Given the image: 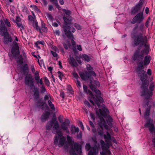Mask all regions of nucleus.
<instances>
[{
	"label": "nucleus",
	"mask_w": 155,
	"mask_h": 155,
	"mask_svg": "<svg viewBox=\"0 0 155 155\" xmlns=\"http://www.w3.org/2000/svg\"><path fill=\"white\" fill-rule=\"evenodd\" d=\"M138 26V25H135L131 33V37L134 40L133 43L135 46H143L144 48L140 51V47L138 46L134 54L133 58L135 61H136L138 66H143L144 62L142 60L144 55L148 54L149 52V46L147 44V39L146 36L143 35V34L141 32L139 33L138 34H136L137 32V29Z\"/></svg>",
	"instance_id": "obj_1"
},
{
	"label": "nucleus",
	"mask_w": 155,
	"mask_h": 155,
	"mask_svg": "<svg viewBox=\"0 0 155 155\" xmlns=\"http://www.w3.org/2000/svg\"><path fill=\"white\" fill-rule=\"evenodd\" d=\"M89 87L94 92L96 95H94L90 90H87V87L84 84L83 85L84 91L87 93H89L91 97V99L89 100L90 102L94 105L95 104L97 105L98 107H100L101 104L103 102V98L101 96V93L100 91L97 89V87L100 86V84L99 81L92 80L90 81Z\"/></svg>",
	"instance_id": "obj_2"
},
{
	"label": "nucleus",
	"mask_w": 155,
	"mask_h": 155,
	"mask_svg": "<svg viewBox=\"0 0 155 155\" xmlns=\"http://www.w3.org/2000/svg\"><path fill=\"white\" fill-rule=\"evenodd\" d=\"M147 78L148 77H146L144 79L141 81L142 83L140 86L141 91H140V96L143 97L144 99L150 100L151 99L153 95V91L154 90L155 83L154 82H152L150 83L149 90L148 86L149 82Z\"/></svg>",
	"instance_id": "obj_3"
},
{
	"label": "nucleus",
	"mask_w": 155,
	"mask_h": 155,
	"mask_svg": "<svg viewBox=\"0 0 155 155\" xmlns=\"http://www.w3.org/2000/svg\"><path fill=\"white\" fill-rule=\"evenodd\" d=\"M64 22V25H63L62 28L65 35L68 38H73L72 33L75 31V29L72 26L68 25L70 24L72 20V17L71 16H64L63 17Z\"/></svg>",
	"instance_id": "obj_4"
},
{
	"label": "nucleus",
	"mask_w": 155,
	"mask_h": 155,
	"mask_svg": "<svg viewBox=\"0 0 155 155\" xmlns=\"http://www.w3.org/2000/svg\"><path fill=\"white\" fill-rule=\"evenodd\" d=\"M25 83L26 85L29 87L30 89L32 91L35 99L38 100L39 97V89L38 87L35 85L31 74H29L26 76L25 79Z\"/></svg>",
	"instance_id": "obj_5"
},
{
	"label": "nucleus",
	"mask_w": 155,
	"mask_h": 155,
	"mask_svg": "<svg viewBox=\"0 0 155 155\" xmlns=\"http://www.w3.org/2000/svg\"><path fill=\"white\" fill-rule=\"evenodd\" d=\"M57 135L54 137V143L56 146H58L59 147H61L64 146V148L67 150L68 148L67 144L64 145L66 141L65 137L63 136V134L60 130H56Z\"/></svg>",
	"instance_id": "obj_6"
},
{
	"label": "nucleus",
	"mask_w": 155,
	"mask_h": 155,
	"mask_svg": "<svg viewBox=\"0 0 155 155\" xmlns=\"http://www.w3.org/2000/svg\"><path fill=\"white\" fill-rule=\"evenodd\" d=\"M86 69L87 71L84 72H82L79 74L81 78L84 81L89 79L91 81L93 79L92 76H96L95 73L93 71V68L90 64H87L86 66Z\"/></svg>",
	"instance_id": "obj_7"
},
{
	"label": "nucleus",
	"mask_w": 155,
	"mask_h": 155,
	"mask_svg": "<svg viewBox=\"0 0 155 155\" xmlns=\"http://www.w3.org/2000/svg\"><path fill=\"white\" fill-rule=\"evenodd\" d=\"M0 34L4 36L3 42L5 44H8L9 42H11L12 41V37L9 35L7 28L2 20L0 21Z\"/></svg>",
	"instance_id": "obj_8"
},
{
	"label": "nucleus",
	"mask_w": 155,
	"mask_h": 155,
	"mask_svg": "<svg viewBox=\"0 0 155 155\" xmlns=\"http://www.w3.org/2000/svg\"><path fill=\"white\" fill-rule=\"evenodd\" d=\"M99 113L100 115L103 117L107 118L106 119V121L109 126V127L111 128L113 127V119L110 115H107V114L109 112L108 110L106 108L104 105L103 107L101 109H99Z\"/></svg>",
	"instance_id": "obj_9"
},
{
	"label": "nucleus",
	"mask_w": 155,
	"mask_h": 155,
	"mask_svg": "<svg viewBox=\"0 0 155 155\" xmlns=\"http://www.w3.org/2000/svg\"><path fill=\"white\" fill-rule=\"evenodd\" d=\"M143 68V66H140L138 65L136 70V72L138 75V77L140 78L141 81H143L146 77H148L146 72L142 70Z\"/></svg>",
	"instance_id": "obj_10"
},
{
	"label": "nucleus",
	"mask_w": 155,
	"mask_h": 155,
	"mask_svg": "<svg viewBox=\"0 0 155 155\" xmlns=\"http://www.w3.org/2000/svg\"><path fill=\"white\" fill-rule=\"evenodd\" d=\"M76 151L78 153H81V147L78 143L75 142L74 144V147H72L69 151L70 155H77L75 152Z\"/></svg>",
	"instance_id": "obj_11"
},
{
	"label": "nucleus",
	"mask_w": 155,
	"mask_h": 155,
	"mask_svg": "<svg viewBox=\"0 0 155 155\" xmlns=\"http://www.w3.org/2000/svg\"><path fill=\"white\" fill-rule=\"evenodd\" d=\"M144 19L143 12H140L137 14L133 18L131 23L132 24H134L136 23H140L143 21Z\"/></svg>",
	"instance_id": "obj_12"
},
{
	"label": "nucleus",
	"mask_w": 155,
	"mask_h": 155,
	"mask_svg": "<svg viewBox=\"0 0 155 155\" xmlns=\"http://www.w3.org/2000/svg\"><path fill=\"white\" fill-rule=\"evenodd\" d=\"M11 52L15 57H16L19 54L20 52L19 46L17 43H13V45L12 48Z\"/></svg>",
	"instance_id": "obj_13"
},
{
	"label": "nucleus",
	"mask_w": 155,
	"mask_h": 155,
	"mask_svg": "<svg viewBox=\"0 0 155 155\" xmlns=\"http://www.w3.org/2000/svg\"><path fill=\"white\" fill-rule=\"evenodd\" d=\"M35 79L36 81V84L38 86H40V84L41 86L44 84L42 79L40 78L39 72L38 71H36L35 73Z\"/></svg>",
	"instance_id": "obj_14"
},
{
	"label": "nucleus",
	"mask_w": 155,
	"mask_h": 155,
	"mask_svg": "<svg viewBox=\"0 0 155 155\" xmlns=\"http://www.w3.org/2000/svg\"><path fill=\"white\" fill-rule=\"evenodd\" d=\"M102 116L100 115L99 116V118L100 121L99 123V125L101 129H103V127H104L107 130H108L109 127L107 124L106 122Z\"/></svg>",
	"instance_id": "obj_15"
},
{
	"label": "nucleus",
	"mask_w": 155,
	"mask_h": 155,
	"mask_svg": "<svg viewBox=\"0 0 155 155\" xmlns=\"http://www.w3.org/2000/svg\"><path fill=\"white\" fill-rule=\"evenodd\" d=\"M150 100H146L144 99L143 103L147 105L148 107L147 108L145 112L144 116L145 117H148L150 116V109L151 107V105H149V103L150 102Z\"/></svg>",
	"instance_id": "obj_16"
},
{
	"label": "nucleus",
	"mask_w": 155,
	"mask_h": 155,
	"mask_svg": "<svg viewBox=\"0 0 155 155\" xmlns=\"http://www.w3.org/2000/svg\"><path fill=\"white\" fill-rule=\"evenodd\" d=\"M151 119H149L148 122H147L145 124V126L146 127H148L149 128V131L151 133L154 131L155 128L153 124V123L152 121L151 122Z\"/></svg>",
	"instance_id": "obj_17"
},
{
	"label": "nucleus",
	"mask_w": 155,
	"mask_h": 155,
	"mask_svg": "<svg viewBox=\"0 0 155 155\" xmlns=\"http://www.w3.org/2000/svg\"><path fill=\"white\" fill-rule=\"evenodd\" d=\"M70 124V121L68 119H66L64 121L61 123V128L62 130H66Z\"/></svg>",
	"instance_id": "obj_18"
},
{
	"label": "nucleus",
	"mask_w": 155,
	"mask_h": 155,
	"mask_svg": "<svg viewBox=\"0 0 155 155\" xmlns=\"http://www.w3.org/2000/svg\"><path fill=\"white\" fill-rule=\"evenodd\" d=\"M50 113L49 111H45L42 115L41 119L42 122H45L49 118Z\"/></svg>",
	"instance_id": "obj_19"
},
{
	"label": "nucleus",
	"mask_w": 155,
	"mask_h": 155,
	"mask_svg": "<svg viewBox=\"0 0 155 155\" xmlns=\"http://www.w3.org/2000/svg\"><path fill=\"white\" fill-rule=\"evenodd\" d=\"M98 149L97 146H94L89 151L88 155H97Z\"/></svg>",
	"instance_id": "obj_20"
},
{
	"label": "nucleus",
	"mask_w": 155,
	"mask_h": 155,
	"mask_svg": "<svg viewBox=\"0 0 155 155\" xmlns=\"http://www.w3.org/2000/svg\"><path fill=\"white\" fill-rule=\"evenodd\" d=\"M38 106L39 108H40L42 110H44L45 108L46 109L48 110L49 108L46 103L43 101L39 103Z\"/></svg>",
	"instance_id": "obj_21"
},
{
	"label": "nucleus",
	"mask_w": 155,
	"mask_h": 155,
	"mask_svg": "<svg viewBox=\"0 0 155 155\" xmlns=\"http://www.w3.org/2000/svg\"><path fill=\"white\" fill-rule=\"evenodd\" d=\"M151 59V58L150 56H146L145 57L143 60L144 65L146 66L149 64L150 63Z\"/></svg>",
	"instance_id": "obj_22"
},
{
	"label": "nucleus",
	"mask_w": 155,
	"mask_h": 155,
	"mask_svg": "<svg viewBox=\"0 0 155 155\" xmlns=\"http://www.w3.org/2000/svg\"><path fill=\"white\" fill-rule=\"evenodd\" d=\"M79 131L78 127H76L74 125H71V134H74L75 133H78Z\"/></svg>",
	"instance_id": "obj_23"
},
{
	"label": "nucleus",
	"mask_w": 155,
	"mask_h": 155,
	"mask_svg": "<svg viewBox=\"0 0 155 155\" xmlns=\"http://www.w3.org/2000/svg\"><path fill=\"white\" fill-rule=\"evenodd\" d=\"M32 26L35 28L37 30H38L39 32L42 34V32L41 31V29L39 28L38 26V23L37 21L34 20L33 21Z\"/></svg>",
	"instance_id": "obj_24"
},
{
	"label": "nucleus",
	"mask_w": 155,
	"mask_h": 155,
	"mask_svg": "<svg viewBox=\"0 0 155 155\" xmlns=\"http://www.w3.org/2000/svg\"><path fill=\"white\" fill-rule=\"evenodd\" d=\"M140 7L136 5L135 7L132 8L131 10V13L132 14H135L140 9Z\"/></svg>",
	"instance_id": "obj_25"
},
{
	"label": "nucleus",
	"mask_w": 155,
	"mask_h": 155,
	"mask_svg": "<svg viewBox=\"0 0 155 155\" xmlns=\"http://www.w3.org/2000/svg\"><path fill=\"white\" fill-rule=\"evenodd\" d=\"M82 58L84 61L87 62H89L91 59V58L90 56L86 54H82Z\"/></svg>",
	"instance_id": "obj_26"
},
{
	"label": "nucleus",
	"mask_w": 155,
	"mask_h": 155,
	"mask_svg": "<svg viewBox=\"0 0 155 155\" xmlns=\"http://www.w3.org/2000/svg\"><path fill=\"white\" fill-rule=\"evenodd\" d=\"M70 63L74 66H76L78 64L75 59L72 57H71L70 58Z\"/></svg>",
	"instance_id": "obj_27"
},
{
	"label": "nucleus",
	"mask_w": 155,
	"mask_h": 155,
	"mask_svg": "<svg viewBox=\"0 0 155 155\" xmlns=\"http://www.w3.org/2000/svg\"><path fill=\"white\" fill-rule=\"evenodd\" d=\"M41 31H43L44 32H47L48 31V28L45 26V24L44 22L42 21L41 23Z\"/></svg>",
	"instance_id": "obj_28"
},
{
	"label": "nucleus",
	"mask_w": 155,
	"mask_h": 155,
	"mask_svg": "<svg viewBox=\"0 0 155 155\" xmlns=\"http://www.w3.org/2000/svg\"><path fill=\"white\" fill-rule=\"evenodd\" d=\"M48 104L50 107V109L54 111L55 110V108L54 105L52 103V102L50 100H48Z\"/></svg>",
	"instance_id": "obj_29"
},
{
	"label": "nucleus",
	"mask_w": 155,
	"mask_h": 155,
	"mask_svg": "<svg viewBox=\"0 0 155 155\" xmlns=\"http://www.w3.org/2000/svg\"><path fill=\"white\" fill-rule=\"evenodd\" d=\"M28 65L27 64H25L23 66L22 68V71L23 73V74H27L28 73V71H28Z\"/></svg>",
	"instance_id": "obj_30"
},
{
	"label": "nucleus",
	"mask_w": 155,
	"mask_h": 155,
	"mask_svg": "<svg viewBox=\"0 0 155 155\" xmlns=\"http://www.w3.org/2000/svg\"><path fill=\"white\" fill-rule=\"evenodd\" d=\"M100 143L101 146L102 150H106L107 147L104 141L103 140H100Z\"/></svg>",
	"instance_id": "obj_31"
},
{
	"label": "nucleus",
	"mask_w": 155,
	"mask_h": 155,
	"mask_svg": "<svg viewBox=\"0 0 155 155\" xmlns=\"http://www.w3.org/2000/svg\"><path fill=\"white\" fill-rule=\"evenodd\" d=\"M67 139L69 144H72L74 143V141L72 140V137L69 135H67L66 136Z\"/></svg>",
	"instance_id": "obj_32"
},
{
	"label": "nucleus",
	"mask_w": 155,
	"mask_h": 155,
	"mask_svg": "<svg viewBox=\"0 0 155 155\" xmlns=\"http://www.w3.org/2000/svg\"><path fill=\"white\" fill-rule=\"evenodd\" d=\"M59 128L58 123V121H56L54 123L53 128L54 130H57Z\"/></svg>",
	"instance_id": "obj_33"
},
{
	"label": "nucleus",
	"mask_w": 155,
	"mask_h": 155,
	"mask_svg": "<svg viewBox=\"0 0 155 155\" xmlns=\"http://www.w3.org/2000/svg\"><path fill=\"white\" fill-rule=\"evenodd\" d=\"M44 42L43 41H37V42H35V45L36 46L39 48H40V46H38V45L41 44L42 45H44Z\"/></svg>",
	"instance_id": "obj_34"
},
{
	"label": "nucleus",
	"mask_w": 155,
	"mask_h": 155,
	"mask_svg": "<svg viewBox=\"0 0 155 155\" xmlns=\"http://www.w3.org/2000/svg\"><path fill=\"white\" fill-rule=\"evenodd\" d=\"M50 1L55 5V6L58 8H59V5L57 0H50Z\"/></svg>",
	"instance_id": "obj_35"
},
{
	"label": "nucleus",
	"mask_w": 155,
	"mask_h": 155,
	"mask_svg": "<svg viewBox=\"0 0 155 155\" xmlns=\"http://www.w3.org/2000/svg\"><path fill=\"white\" fill-rule=\"evenodd\" d=\"M18 60H17V63L20 64H22L23 63V58L22 56L21 55L19 56L18 58Z\"/></svg>",
	"instance_id": "obj_36"
},
{
	"label": "nucleus",
	"mask_w": 155,
	"mask_h": 155,
	"mask_svg": "<svg viewBox=\"0 0 155 155\" xmlns=\"http://www.w3.org/2000/svg\"><path fill=\"white\" fill-rule=\"evenodd\" d=\"M30 7H32L35 11L37 12H40V10L38 8L37 6L35 5H31Z\"/></svg>",
	"instance_id": "obj_37"
},
{
	"label": "nucleus",
	"mask_w": 155,
	"mask_h": 155,
	"mask_svg": "<svg viewBox=\"0 0 155 155\" xmlns=\"http://www.w3.org/2000/svg\"><path fill=\"white\" fill-rule=\"evenodd\" d=\"M107 135L104 134V137L105 139H107V140H110L111 139V137L109 133L107 131L106 132Z\"/></svg>",
	"instance_id": "obj_38"
},
{
	"label": "nucleus",
	"mask_w": 155,
	"mask_h": 155,
	"mask_svg": "<svg viewBox=\"0 0 155 155\" xmlns=\"http://www.w3.org/2000/svg\"><path fill=\"white\" fill-rule=\"evenodd\" d=\"M5 24L8 27H10L11 26V25L10 22L7 18H5L3 19Z\"/></svg>",
	"instance_id": "obj_39"
},
{
	"label": "nucleus",
	"mask_w": 155,
	"mask_h": 155,
	"mask_svg": "<svg viewBox=\"0 0 155 155\" xmlns=\"http://www.w3.org/2000/svg\"><path fill=\"white\" fill-rule=\"evenodd\" d=\"M72 25L78 30H81V26L79 24L77 23H72Z\"/></svg>",
	"instance_id": "obj_40"
},
{
	"label": "nucleus",
	"mask_w": 155,
	"mask_h": 155,
	"mask_svg": "<svg viewBox=\"0 0 155 155\" xmlns=\"http://www.w3.org/2000/svg\"><path fill=\"white\" fill-rule=\"evenodd\" d=\"M50 97L51 95L49 94H47L45 95L44 97V101L45 102L47 101H48V100H50L49 98Z\"/></svg>",
	"instance_id": "obj_41"
},
{
	"label": "nucleus",
	"mask_w": 155,
	"mask_h": 155,
	"mask_svg": "<svg viewBox=\"0 0 155 155\" xmlns=\"http://www.w3.org/2000/svg\"><path fill=\"white\" fill-rule=\"evenodd\" d=\"M41 93H44L46 91V89L45 87L44 86V84L41 85Z\"/></svg>",
	"instance_id": "obj_42"
},
{
	"label": "nucleus",
	"mask_w": 155,
	"mask_h": 155,
	"mask_svg": "<svg viewBox=\"0 0 155 155\" xmlns=\"http://www.w3.org/2000/svg\"><path fill=\"white\" fill-rule=\"evenodd\" d=\"M62 11L65 14L68 15L67 16H70V15L71 14V12L70 10L63 9Z\"/></svg>",
	"instance_id": "obj_43"
},
{
	"label": "nucleus",
	"mask_w": 155,
	"mask_h": 155,
	"mask_svg": "<svg viewBox=\"0 0 155 155\" xmlns=\"http://www.w3.org/2000/svg\"><path fill=\"white\" fill-rule=\"evenodd\" d=\"M16 23L17 24V25L18 27L19 28H20V29L21 30L24 29V27L21 23H19L17 22H16Z\"/></svg>",
	"instance_id": "obj_44"
},
{
	"label": "nucleus",
	"mask_w": 155,
	"mask_h": 155,
	"mask_svg": "<svg viewBox=\"0 0 155 155\" xmlns=\"http://www.w3.org/2000/svg\"><path fill=\"white\" fill-rule=\"evenodd\" d=\"M44 81L47 86H49L50 82L48 78L46 77H44Z\"/></svg>",
	"instance_id": "obj_45"
},
{
	"label": "nucleus",
	"mask_w": 155,
	"mask_h": 155,
	"mask_svg": "<svg viewBox=\"0 0 155 155\" xmlns=\"http://www.w3.org/2000/svg\"><path fill=\"white\" fill-rule=\"evenodd\" d=\"M58 77H59V78L62 81V78L64 75L62 72H61L60 71H58Z\"/></svg>",
	"instance_id": "obj_46"
},
{
	"label": "nucleus",
	"mask_w": 155,
	"mask_h": 155,
	"mask_svg": "<svg viewBox=\"0 0 155 155\" xmlns=\"http://www.w3.org/2000/svg\"><path fill=\"white\" fill-rule=\"evenodd\" d=\"M101 129V130L100 129H98V130H97L98 133L100 135L102 136L104 134V132H103V130L102 129Z\"/></svg>",
	"instance_id": "obj_47"
},
{
	"label": "nucleus",
	"mask_w": 155,
	"mask_h": 155,
	"mask_svg": "<svg viewBox=\"0 0 155 155\" xmlns=\"http://www.w3.org/2000/svg\"><path fill=\"white\" fill-rule=\"evenodd\" d=\"M143 0H140L138 3L136 5L139 7H141L142 6L143 4Z\"/></svg>",
	"instance_id": "obj_48"
},
{
	"label": "nucleus",
	"mask_w": 155,
	"mask_h": 155,
	"mask_svg": "<svg viewBox=\"0 0 155 155\" xmlns=\"http://www.w3.org/2000/svg\"><path fill=\"white\" fill-rule=\"evenodd\" d=\"M73 77L75 78L76 80H77L79 78L78 74L75 72H73L72 74Z\"/></svg>",
	"instance_id": "obj_49"
},
{
	"label": "nucleus",
	"mask_w": 155,
	"mask_h": 155,
	"mask_svg": "<svg viewBox=\"0 0 155 155\" xmlns=\"http://www.w3.org/2000/svg\"><path fill=\"white\" fill-rule=\"evenodd\" d=\"M144 25L143 24L140 25L139 27V29L142 32L143 31Z\"/></svg>",
	"instance_id": "obj_50"
},
{
	"label": "nucleus",
	"mask_w": 155,
	"mask_h": 155,
	"mask_svg": "<svg viewBox=\"0 0 155 155\" xmlns=\"http://www.w3.org/2000/svg\"><path fill=\"white\" fill-rule=\"evenodd\" d=\"M28 19L29 21L32 22L35 20L34 19V18L31 15H29L28 16Z\"/></svg>",
	"instance_id": "obj_51"
},
{
	"label": "nucleus",
	"mask_w": 155,
	"mask_h": 155,
	"mask_svg": "<svg viewBox=\"0 0 155 155\" xmlns=\"http://www.w3.org/2000/svg\"><path fill=\"white\" fill-rule=\"evenodd\" d=\"M54 34L56 35L59 36L60 35V31L58 30H56L54 31Z\"/></svg>",
	"instance_id": "obj_52"
},
{
	"label": "nucleus",
	"mask_w": 155,
	"mask_h": 155,
	"mask_svg": "<svg viewBox=\"0 0 155 155\" xmlns=\"http://www.w3.org/2000/svg\"><path fill=\"white\" fill-rule=\"evenodd\" d=\"M85 147L87 150H89L91 148V147L89 143H87Z\"/></svg>",
	"instance_id": "obj_53"
},
{
	"label": "nucleus",
	"mask_w": 155,
	"mask_h": 155,
	"mask_svg": "<svg viewBox=\"0 0 155 155\" xmlns=\"http://www.w3.org/2000/svg\"><path fill=\"white\" fill-rule=\"evenodd\" d=\"M73 51L75 55L77 54L78 53V51L76 49V48L75 47H74L72 48Z\"/></svg>",
	"instance_id": "obj_54"
},
{
	"label": "nucleus",
	"mask_w": 155,
	"mask_h": 155,
	"mask_svg": "<svg viewBox=\"0 0 155 155\" xmlns=\"http://www.w3.org/2000/svg\"><path fill=\"white\" fill-rule=\"evenodd\" d=\"M51 53L52 54L53 56L54 57H57L58 56V54H57V53L53 51H51Z\"/></svg>",
	"instance_id": "obj_55"
},
{
	"label": "nucleus",
	"mask_w": 155,
	"mask_h": 155,
	"mask_svg": "<svg viewBox=\"0 0 155 155\" xmlns=\"http://www.w3.org/2000/svg\"><path fill=\"white\" fill-rule=\"evenodd\" d=\"M31 70L32 73L35 74L36 71L33 65H32L31 66Z\"/></svg>",
	"instance_id": "obj_56"
},
{
	"label": "nucleus",
	"mask_w": 155,
	"mask_h": 155,
	"mask_svg": "<svg viewBox=\"0 0 155 155\" xmlns=\"http://www.w3.org/2000/svg\"><path fill=\"white\" fill-rule=\"evenodd\" d=\"M48 10L49 11H51L54 10L53 6L52 5H48Z\"/></svg>",
	"instance_id": "obj_57"
},
{
	"label": "nucleus",
	"mask_w": 155,
	"mask_h": 155,
	"mask_svg": "<svg viewBox=\"0 0 155 155\" xmlns=\"http://www.w3.org/2000/svg\"><path fill=\"white\" fill-rule=\"evenodd\" d=\"M84 104L86 105L88 107H91L90 103L87 101H84Z\"/></svg>",
	"instance_id": "obj_58"
},
{
	"label": "nucleus",
	"mask_w": 155,
	"mask_h": 155,
	"mask_svg": "<svg viewBox=\"0 0 155 155\" xmlns=\"http://www.w3.org/2000/svg\"><path fill=\"white\" fill-rule=\"evenodd\" d=\"M90 116L91 118L93 120H95V117L94 114H93L92 113H90Z\"/></svg>",
	"instance_id": "obj_59"
},
{
	"label": "nucleus",
	"mask_w": 155,
	"mask_h": 155,
	"mask_svg": "<svg viewBox=\"0 0 155 155\" xmlns=\"http://www.w3.org/2000/svg\"><path fill=\"white\" fill-rule=\"evenodd\" d=\"M76 83L78 87H81L80 82L78 79L77 80H76Z\"/></svg>",
	"instance_id": "obj_60"
},
{
	"label": "nucleus",
	"mask_w": 155,
	"mask_h": 155,
	"mask_svg": "<svg viewBox=\"0 0 155 155\" xmlns=\"http://www.w3.org/2000/svg\"><path fill=\"white\" fill-rule=\"evenodd\" d=\"M52 127L49 124H48L46 126V128L47 130H50L51 129Z\"/></svg>",
	"instance_id": "obj_61"
},
{
	"label": "nucleus",
	"mask_w": 155,
	"mask_h": 155,
	"mask_svg": "<svg viewBox=\"0 0 155 155\" xmlns=\"http://www.w3.org/2000/svg\"><path fill=\"white\" fill-rule=\"evenodd\" d=\"M62 116L61 115H60L58 117V120L60 123H61L63 122L62 121Z\"/></svg>",
	"instance_id": "obj_62"
},
{
	"label": "nucleus",
	"mask_w": 155,
	"mask_h": 155,
	"mask_svg": "<svg viewBox=\"0 0 155 155\" xmlns=\"http://www.w3.org/2000/svg\"><path fill=\"white\" fill-rule=\"evenodd\" d=\"M42 2H43V3L44 5L45 6H46L47 5H48V2L46 0H42Z\"/></svg>",
	"instance_id": "obj_63"
},
{
	"label": "nucleus",
	"mask_w": 155,
	"mask_h": 155,
	"mask_svg": "<svg viewBox=\"0 0 155 155\" xmlns=\"http://www.w3.org/2000/svg\"><path fill=\"white\" fill-rule=\"evenodd\" d=\"M64 48L66 50H68V48L69 46L68 45L65 43H63Z\"/></svg>",
	"instance_id": "obj_64"
}]
</instances>
